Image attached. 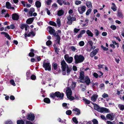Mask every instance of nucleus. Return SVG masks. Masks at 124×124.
Returning <instances> with one entry per match:
<instances>
[{"mask_svg": "<svg viewBox=\"0 0 124 124\" xmlns=\"http://www.w3.org/2000/svg\"><path fill=\"white\" fill-rule=\"evenodd\" d=\"M6 7L8 8L12 9H13L14 8V7H12L11 5L8 2H6Z\"/></svg>", "mask_w": 124, "mask_h": 124, "instance_id": "obj_14", "label": "nucleus"}, {"mask_svg": "<svg viewBox=\"0 0 124 124\" xmlns=\"http://www.w3.org/2000/svg\"><path fill=\"white\" fill-rule=\"evenodd\" d=\"M48 29H49V32L50 34H53L55 32L54 30L51 27H48Z\"/></svg>", "mask_w": 124, "mask_h": 124, "instance_id": "obj_18", "label": "nucleus"}, {"mask_svg": "<svg viewBox=\"0 0 124 124\" xmlns=\"http://www.w3.org/2000/svg\"><path fill=\"white\" fill-rule=\"evenodd\" d=\"M51 41L50 40H48L46 42V45L48 46L51 45Z\"/></svg>", "mask_w": 124, "mask_h": 124, "instance_id": "obj_50", "label": "nucleus"}, {"mask_svg": "<svg viewBox=\"0 0 124 124\" xmlns=\"http://www.w3.org/2000/svg\"><path fill=\"white\" fill-rule=\"evenodd\" d=\"M106 117L110 120H112L114 119V118L113 114L111 113L108 114L106 116Z\"/></svg>", "mask_w": 124, "mask_h": 124, "instance_id": "obj_10", "label": "nucleus"}, {"mask_svg": "<svg viewBox=\"0 0 124 124\" xmlns=\"http://www.w3.org/2000/svg\"><path fill=\"white\" fill-rule=\"evenodd\" d=\"M84 77L85 76L84 72L82 71H81L80 74L79 79L81 80H82L84 79Z\"/></svg>", "mask_w": 124, "mask_h": 124, "instance_id": "obj_16", "label": "nucleus"}, {"mask_svg": "<svg viewBox=\"0 0 124 124\" xmlns=\"http://www.w3.org/2000/svg\"><path fill=\"white\" fill-rule=\"evenodd\" d=\"M54 69V70H56L57 68V65L56 63H54L52 64Z\"/></svg>", "mask_w": 124, "mask_h": 124, "instance_id": "obj_35", "label": "nucleus"}, {"mask_svg": "<svg viewBox=\"0 0 124 124\" xmlns=\"http://www.w3.org/2000/svg\"><path fill=\"white\" fill-rule=\"evenodd\" d=\"M79 46H84L85 43L83 41H81L79 43Z\"/></svg>", "mask_w": 124, "mask_h": 124, "instance_id": "obj_40", "label": "nucleus"}, {"mask_svg": "<svg viewBox=\"0 0 124 124\" xmlns=\"http://www.w3.org/2000/svg\"><path fill=\"white\" fill-rule=\"evenodd\" d=\"M26 25L25 24L21 25L20 26L21 28L22 29H23L24 28H25V27H26Z\"/></svg>", "mask_w": 124, "mask_h": 124, "instance_id": "obj_57", "label": "nucleus"}, {"mask_svg": "<svg viewBox=\"0 0 124 124\" xmlns=\"http://www.w3.org/2000/svg\"><path fill=\"white\" fill-rule=\"evenodd\" d=\"M49 23L50 25L54 26H56V24L55 23L52 21H50L49 22Z\"/></svg>", "mask_w": 124, "mask_h": 124, "instance_id": "obj_37", "label": "nucleus"}, {"mask_svg": "<svg viewBox=\"0 0 124 124\" xmlns=\"http://www.w3.org/2000/svg\"><path fill=\"white\" fill-rule=\"evenodd\" d=\"M75 60V63L76 64L83 62L84 60V57L81 55H76L74 57Z\"/></svg>", "mask_w": 124, "mask_h": 124, "instance_id": "obj_3", "label": "nucleus"}, {"mask_svg": "<svg viewBox=\"0 0 124 124\" xmlns=\"http://www.w3.org/2000/svg\"><path fill=\"white\" fill-rule=\"evenodd\" d=\"M17 124H24V122L23 120H19L17 121Z\"/></svg>", "mask_w": 124, "mask_h": 124, "instance_id": "obj_33", "label": "nucleus"}, {"mask_svg": "<svg viewBox=\"0 0 124 124\" xmlns=\"http://www.w3.org/2000/svg\"><path fill=\"white\" fill-rule=\"evenodd\" d=\"M118 107L120 110H124V105L119 104L118 105Z\"/></svg>", "mask_w": 124, "mask_h": 124, "instance_id": "obj_28", "label": "nucleus"}, {"mask_svg": "<svg viewBox=\"0 0 124 124\" xmlns=\"http://www.w3.org/2000/svg\"><path fill=\"white\" fill-rule=\"evenodd\" d=\"M35 35V34L34 32L33 31H31L28 35V37H30L31 36H34Z\"/></svg>", "mask_w": 124, "mask_h": 124, "instance_id": "obj_32", "label": "nucleus"}, {"mask_svg": "<svg viewBox=\"0 0 124 124\" xmlns=\"http://www.w3.org/2000/svg\"><path fill=\"white\" fill-rule=\"evenodd\" d=\"M4 35L5 37L7 38L9 40L11 39V38L10 37L9 35L6 32Z\"/></svg>", "mask_w": 124, "mask_h": 124, "instance_id": "obj_44", "label": "nucleus"}, {"mask_svg": "<svg viewBox=\"0 0 124 124\" xmlns=\"http://www.w3.org/2000/svg\"><path fill=\"white\" fill-rule=\"evenodd\" d=\"M70 48L71 50L73 52L77 50V49L75 47L73 46H71Z\"/></svg>", "mask_w": 124, "mask_h": 124, "instance_id": "obj_43", "label": "nucleus"}, {"mask_svg": "<svg viewBox=\"0 0 124 124\" xmlns=\"http://www.w3.org/2000/svg\"><path fill=\"white\" fill-rule=\"evenodd\" d=\"M93 124H98V121L95 119H93L92 121Z\"/></svg>", "mask_w": 124, "mask_h": 124, "instance_id": "obj_41", "label": "nucleus"}, {"mask_svg": "<svg viewBox=\"0 0 124 124\" xmlns=\"http://www.w3.org/2000/svg\"><path fill=\"white\" fill-rule=\"evenodd\" d=\"M52 1L50 0H47L46 1V4L47 5H49L51 4Z\"/></svg>", "mask_w": 124, "mask_h": 124, "instance_id": "obj_61", "label": "nucleus"}, {"mask_svg": "<svg viewBox=\"0 0 124 124\" xmlns=\"http://www.w3.org/2000/svg\"><path fill=\"white\" fill-rule=\"evenodd\" d=\"M83 100L85 103L88 104H89L90 103V101L89 100L86 99L84 98H83Z\"/></svg>", "mask_w": 124, "mask_h": 124, "instance_id": "obj_30", "label": "nucleus"}, {"mask_svg": "<svg viewBox=\"0 0 124 124\" xmlns=\"http://www.w3.org/2000/svg\"><path fill=\"white\" fill-rule=\"evenodd\" d=\"M68 84L69 85H70V84L71 85V87L72 88H74L76 86V84L75 83L73 82L72 81H70V80L68 81Z\"/></svg>", "mask_w": 124, "mask_h": 124, "instance_id": "obj_15", "label": "nucleus"}, {"mask_svg": "<svg viewBox=\"0 0 124 124\" xmlns=\"http://www.w3.org/2000/svg\"><path fill=\"white\" fill-rule=\"evenodd\" d=\"M82 37V35L79 33L78 36H76L75 38L77 39H78L79 38H81Z\"/></svg>", "mask_w": 124, "mask_h": 124, "instance_id": "obj_48", "label": "nucleus"}, {"mask_svg": "<svg viewBox=\"0 0 124 124\" xmlns=\"http://www.w3.org/2000/svg\"><path fill=\"white\" fill-rule=\"evenodd\" d=\"M81 3V1L80 0H76L75 1V4L77 5L80 4Z\"/></svg>", "mask_w": 124, "mask_h": 124, "instance_id": "obj_38", "label": "nucleus"}, {"mask_svg": "<svg viewBox=\"0 0 124 124\" xmlns=\"http://www.w3.org/2000/svg\"><path fill=\"white\" fill-rule=\"evenodd\" d=\"M44 102L47 103H49L50 102V99L48 98H45L44 100Z\"/></svg>", "mask_w": 124, "mask_h": 124, "instance_id": "obj_27", "label": "nucleus"}, {"mask_svg": "<svg viewBox=\"0 0 124 124\" xmlns=\"http://www.w3.org/2000/svg\"><path fill=\"white\" fill-rule=\"evenodd\" d=\"M110 28L113 30H115L116 29V26L114 25H112L110 26Z\"/></svg>", "mask_w": 124, "mask_h": 124, "instance_id": "obj_45", "label": "nucleus"}, {"mask_svg": "<svg viewBox=\"0 0 124 124\" xmlns=\"http://www.w3.org/2000/svg\"><path fill=\"white\" fill-rule=\"evenodd\" d=\"M86 7L85 5H82L78 7V10L79 13L81 14H82L85 11Z\"/></svg>", "mask_w": 124, "mask_h": 124, "instance_id": "obj_6", "label": "nucleus"}, {"mask_svg": "<svg viewBox=\"0 0 124 124\" xmlns=\"http://www.w3.org/2000/svg\"><path fill=\"white\" fill-rule=\"evenodd\" d=\"M34 18H30L27 20L26 23L28 24H31Z\"/></svg>", "mask_w": 124, "mask_h": 124, "instance_id": "obj_21", "label": "nucleus"}, {"mask_svg": "<svg viewBox=\"0 0 124 124\" xmlns=\"http://www.w3.org/2000/svg\"><path fill=\"white\" fill-rule=\"evenodd\" d=\"M52 7L54 8H57V5L56 4L54 3L52 5Z\"/></svg>", "mask_w": 124, "mask_h": 124, "instance_id": "obj_54", "label": "nucleus"}, {"mask_svg": "<svg viewBox=\"0 0 124 124\" xmlns=\"http://www.w3.org/2000/svg\"><path fill=\"white\" fill-rule=\"evenodd\" d=\"M74 113L76 115H78L80 114V111L78 109L75 108L73 109Z\"/></svg>", "mask_w": 124, "mask_h": 124, "instance_id": "obj_22", "label": "nucleus"}, {"mask_svg": "<svg viewBox=\"0 0 124 124\" xmlns=\"http://www.w3.org/2000/svg\"><path fill=\"white\" fill-rule=\"evenodd\" d=\"M56 22L58 27H60L61 24V21L60 19L58 18L57 19Z\"/></svg>", "mask_w": 124, "mask_h": 124, "instance_id": "obj_31", "label": "nucleus"}, {"mask_svg": "<svg viewBox=\"0 0 124 124\" xmlns=\"http://www.w3.org/2000/svg\"><path fill=\"white\" fill-rule=\"evenodd\" d=\"M35 5L37 7L39 8L41 6V3L39 1H37L35 2Z\"/></svg>", "mask_w": 124, "mask_h": 124, "instance_id": "obj_26", "label": "nucleus"}, {"mask_svg": "<svg viewBox=\"0 0 124 124\" xmlns=\"http://www.w3.org/2000/svg\"><path fill=\"white\" fill-rule=\"evenodd\" d=\"M112 42L113 44L116 45V46L117 47H119V44L118 43H116V41H112Z\"/></svg>", "mask_w": 124, "mask_h": 124, "instance_id": "obj_58", "label": "nucleus"}, {"mask_svg": "<svg viewBox=\"0 0 124 124\" xmlns=\"http://www.w3.org/2000/svg\"><path fill=\"white\" fill-rule=\"evenodd\" d=\"M64 0H58L57 2L58 4L60 5H62L63 3H64V4H66V3H64Z\"/></svg>", "mask_w": 124, "mask_h": 124, "instance_id": "obj_29", "label": "nucleus"}, {"mask_svg": "<svg viewBox=\"0 0 124 124\" xmlns=\"http://www.w3.org/2000/svg\"><path fill=\"white\" fill-rule=\"evenodd\" d=\"M66 93L68 98L71 101L74 99L75 98L71 96L72 91L70 87H68L67 88Z\"/></svg>", "mask_w": 124, "mask_h": 124, "instance_id": "obj_4", "label": "nucleus"}, {"mask_svg": "<svg viewBox=\"0 0 124 124\" xmlns=\"http://www.w3.org/2000/svg\"><path fill=\"white\" fill-rule=\"evenodd\" d=\"M117 16L119 17H123V16L121 13L118 12L117 13Z\"/></svg>", "mask_w": 124, "mask_h": 124, "instance_id": "obj_47", "label": "nucleus"}, {"mask_svg": "<svg viewBox=\"0 0 124 124\" xmlns=\"http://www.w3.org/2000/svg\"><path fill=\"white\" fill-rule=\"evenodd\" d=\"M67 18L68 20L67 23L69 24H71L72 23V21L75 20L76 19L75 17L72 16L70 15L67 17Z\"/></svg>", "mask_w": 124, "mask_h": 124, "instance_id": "obj_8", "label": "nucleus"}, {"mask_svg": "<svg viewBox=\"0 0 124 124\" xmlns=\"http://www.w3.org/2000/svg\"><path fill=\"white\" fill-rule=\"evenodd\" d=\"M92 11V9L89 8L87 11L86 13V15H88Z\"/></svg>", "mask_w": 124, "mask_h": 124, "instance_id": "obj_34", "label": "nucleus"}, {"mask_svg": "<svg viewBox=\"0 0 124 124\" xmlns=\"http://www.w3.org/2000/svg\"><path fill=\"white\" fill-rule=\"evenodd\" d=\"M95 33L96 35V36H98L100 33L97 30H95Z\"/></svg>", "mask_w": 124, "mask_h": 124, "instance_id": "obj_52", "label": "nucleus"}, {"mask_svg": "<svg viewBox=\"0 0 124 124\" xmlns=\"http://www.w3.org/2000/svg\"><path fill=\"white\" fill-rule=\"evenodd\" d=\"M100 117L101 118L104 120H106V119L105 118V116L104 115H102Z\"/></svg>", "mask_w": 124, "mask_h": 124, "instance_id": "obj_56", "label": "nucleus"}, {"mask_svg": "<svg viewBox=\"0 0 124 124\" xmlns=\"http://www.w3.org/2000/svg\"><path fill=\"white\" fill-rule=\"evenodd\" d=\"M93 76L96 78H97L98 77V74L96 73H94L93 74Z\"/></svg>", "mask_w": 124, "mask_h": 124, "instance_id": "obj_62", "label": "nucleus"}, {"mask_svg": "<svg viewBox=\"0 0 124 124\" xmlns=\"http://www.w3.org/2000/svg\"><path fill=\"white\" fill-rule=\"evenodd\" d=\"M53 46L54 47V50L57 53L59 51V49L57 48V47L56 46V45L55 44L53 45Z\"/></svg>", "mask_w": 124, "mask_h": 124, "instance_id": "obj_42", "label": "nucleus"}, {"mask_svg": "<svg viewBox=\"0 0 124 124\" xmlns=\"http://www.w3.org/2000/svg\"><path fill=\"white\" fill-rule=\"evenodd\" d=\"M43 67L45 68V70L50 71L51 70V65L49 62H45V60L44 61Z\"/></svg>", "mask_w": 124, "mask_h": 124, "instance_id": "obj_5", "label": "nucleus"}, {"mask_svg": "<svg viewBox=\"0 0 124 124\" xmlns=\"http://www.w3.org/2000/svg\"><path fill=\"white\" fill-rule=\"evenodd\" d=\"M101 47L105 51H107L108 50V48L105 47L103 46L102 45H101Z\"/></svg>", "mask_w": 124, "mask_h": 124, "instance_id": "obj_53", "label": "nucleus"}, {"mask_svg": "<svg viewBox=\"0 0 124 124\" xmlns=\"http://www.w3.org/2000/svg\"><path fill=\"white\" fill-rule=\"evenodd\" d=\"M10 27L11 29H13L15 27V26L13 24H12L10 25Z\"/></svg>", "mask_w": 124, "mask_h": 124, "instance_id": "obj_63", "label": "nucleus"}, {"mask_svg": "<svg viewBox=\"0 0 124 124\" xmlns=\"http://www.w3.org/2000/svg\"><path fill=\"white\" fill-rule=\"evenodd\" d=\"M19 16L18 15L16 14H14L12 15V18L15 20H17L19 18Z\"/></svg>", "mask_w": 124, "mask_h": 124, "instance_id": "obj_13", "label": "nucleus"}, {"mask_svg": "<svg viewBox=\"0 0 124 124\" xmlns=\"http://www.w3.org/2000/svg\"><path fill=\"white\" fill-rule=\"evenodd\" d=\"M71 110H69L66 111V113L67 115H70L71 114Z\"/></svg>", "mask_w": 124, "mask_h": 124, "instance_id": "obj_51", "label": "nucleus"}, {"mask_svg": "<svg viewBox=\"0 0 124 124\" xmlns=\"http://www.w3.org/2000/svg\"><path fill=\"white\" fill-rule=\"evenodd\" d=\"M64 58L66 61L68 63H71L73 60V58L72 57H69L68 54H66L64 56Z\"/></svg>", "mask_w": 124, "mask_h": 124, "instance_id": "obj_7", "label": "nucleus"}, {"mask_svg": "<svg viewBox=\"0 0 124 124\" xmlns=\"http://www.w3.org/2000/svg\"><path fill=\"white\" fill-rule=\"evenodd\" d=\"M55 96L60 98L61 99H62L63 98L64 94L63 93H61L59 92H55Z\"/></svg>", "mask_w": 124, "mask_h": 124, "instance_id": "obj_11", "label": "nucleus"}, {"mask_svg": "<svg viewBox=\"0 0 124 124\" xmlns=\"http://www.w3.org/2000/svg\"><path fill=\"white\" fill-rule=\"evenodd\" d=\"M50 95L51 97L53 99H54L55 96V93L54 94L53 93H51L50 94Z\"/></svg>", "mask_w": 124, "mask_h": 124, "instance_id": "obj_46", "label": "nucleus"}, {"mask_svg": "<svg viewBox=\"0 0 124 124\" xmlns=\"http://www.w3.org/2000/svg\"><path fill=\"white\" fill-rule=\"evenodd\" d=\"M56 39L55 41V42L57 44L58 43L59 45H60V37L59 35H57L56 36Z\"/></svg>", "mask_w": 124, "mask_h": 124, "instance_id": "obj_23", "label": "nucleus"}, {"mask_svg": "<svg viewBox=\"0 0 124 124\" xmlns=\"http://www.w3.org/2000/svg\"><path fill=\"white\" fill-rule=\"evenodd\" d=\"M64 13V11L63 10L60 9L58 11L57 14L58 16H61Z\"/></svg>", "mask_w": 124, "mask_h": 124, "instance_id": "obj_20", "label": "nucleus"}, {"mask_svg": "<svg viewBox=\"0 0 124 124\" xmlns=\"http://www.w3.org/2000/svg\"><path fill=\"white\" fill-rule=\"evenodd\" d=\"M111 4L112 6L111 7V9L114 11H116L117 10V7L115 3H112Z\"/></svg>", "mask_w": 124, "mask_h": 124, "instance_id": "obj_19", "label": "nucleus"}, {"mask_svg": "<svg viewBox=\"0 0 124 124\" xmlns=\"http://www.w3.org/2000/svg\"><path fill=\"white\" fill-rule=\"evenodd\" d=\"M72 120L73 122L76 124H77L78 123V121L76 117H74L72 118Z\"/></svg>", "mask_w": 124, "mask_h": 124, "instance_id": "obj_36", "label": "nucleus"}, {"mask_svg": "<svg viewBox=\"0 0 124 124\" xmlns=\"http://www.w3.org/2000/svg\"><path fill=\"white\" fill-rule=\"evenodd\" d=\"M85 81H83L82 80H80L79 82L82 83H85L87 85H89L91 82V80L89 78L88 76H86L84 78Z\"/></svg>", "mask_w": 124, "mask_h": 124, "instance_id": "obj_9", "label": "nucleus"}, {"mask_svg": "<svg viewBox=\"0 0 124 124\" xmlns=\"http://www.w3.org/2000/svg\"><path fill=\"white\" fill-rule=\"evenodd\" d=\"M88 20L87 19H86L84 20H81V22H85L86 23H83V26H85L86 24H87L88 23Z\"/></svg>", "mask_w": 124, "mask_h": 124, "instance_id": "obj_39", "label": "nucleus"}, {"mask_svg": "<svg viewBox=\"0 0 124 124\" xmlns=\"http://www.w3.org/2000/svg\"><path fill=\"white\" fill-rule=\"evenodd\" d=\"M80 30L79 29H77L76 28H75L74 29V32L77 33H78Z\"/></svg>", "mask_w": 124, "mask_h": 124, "instance_id": "obj_55", "label": "nucleus"}, {"mask_svg": "<svg viewBox=\"0 0 124 124\" xmlns=\"http://www.w3.org/2000/svg\"><path fill=\"white\" fill-rule=\"evenodd\" d=\"M35 118L34 115L33 114H29L28 116L27 119L29 120H33Z\"/></svg>", "mask_w": 124, "mask_h": 124, "instance_id": "obj_12", "label": "nucleus"}, {"mask_svg": "<svg viewBox=\"0 0 124 124\" xmlns=\"http://www.w3.org/2000/svg\"><path fill=\"white\" fill-rule=\"evenodd\" d=\"M10 82L11 84L14 86H15L16 85L13 79H11L10 80Z\"/></svg>", "mask_w": 124, "mask_h": 124, "instance_id": "obj_49", "label": "nucleus"}, {"mask_svg": "<svg viewBox=\"0 0 124 124\" xmlns=\"http://www.w3.org/2000/svg\"><path fill=\"white\" fill-rule=\"evenodd\" d=\"M5 124H12V123L11 121H7L5 122Z\"/></svg>", "mask_w": 124, "mask_h": 124, "instance_id": "obj_60", "label": "nucleus"}, {"mask_svg": "<svg viewBox=\"0 0 124 124\" xmlns=\"http://www.w3.org/2000/svg\"><path fill=\"white\" fill-rule=\"evenodd\" d=\"M94 108L95 110L101 113L105 112L108 113L109 112V110L106 108L102 107L101 108L96 104L94 105Z\"/></svg>", "mask_w": 124, "mask_h": 124, "instance_id": "obj_2", "label": "nucleus"}, {"mask_svg": "<svg viewBox=\"0 0 124 124\" xmlns=\"http://www.w3.org/2000/svg\"><path fill=\"white\" fill-rule=\"evenodd\" d=\"M61 68L62 70V74L64 75L66 74L69 75L71 70V68L69 67L68 65L66 64L64 60H63L61 62Z\"/></svg>", "mask_w": 124, "mask_h": 124, "instance_id": "obj_1", "label": "nucleus"}, {"mask_svg": "<svg viewBox=\"0 0 124 124\" xmlns=\"http://www.w3.org/2000/svg\"><path fill=\"white\" fill-rule=\"evenodd\" d=\"M102 96L103 98H105L108 96V95L105 93H104L102 95Z\"/></svg>", "mask_w": 124, "mask_h": 124, "instance_id": "obj_59", "label": "nucleus"}, {"mask_svg": "<svg viewBox=\"0 0 124 124\" xmlns=\"http://www.w3.org/2000/svg\"><path fill=\"white\" fill-rule=\"evenodd\" d=\"M98 96V95H97L93 94L91 98V100L94 102L95 101Z\"/></svg>", "mask_w": 124, "mask_h": 124, "instance_id": "obj_17", "label": "nucleus"}, {"mask_svg": "<svg viewBox=\"0 0 124 124\" xmlns=\"http://www.w3.org/2000/svg\"><path fill=\"white\" fill-rule=\"evenodd\" d=\"M86 33L88 36L92 37L93 35V34L89 30H87L86 31Z\"/></svg>", "mask_w": 124, "mask_h": 124, "instance_id": "obj_24", "label": "nucleus"}, {"mask_svg": "<svg viewBox=\"0 0 124 124\" xmlns=\"http://www.w3.org/2000/svg\"><path fill=\"white\" fill-rule=\"evenodd\" d=\"M107 123L108 124H116L114 122H113L109 121H107Z\"/></svg>", "mask_w": 124, "mask_h": 124, "instance_id": "obj_64", "label": "nucleus"}, {"mask_svg": "<svg viewBox=\"0 0 124 124\" xmlns=\"http://www.w3.org/2000/svg\"><path fill=\"white\" fill-rule=\"evenodd\" d=\"M86 5L87 7L88 8H91L92 6V3L90 1L87 2Z\"/></svg>", "mask_w": 124, "mask_h": 124, "instance_id": "obj_25", "label": "nucleus"}]
</instances>
